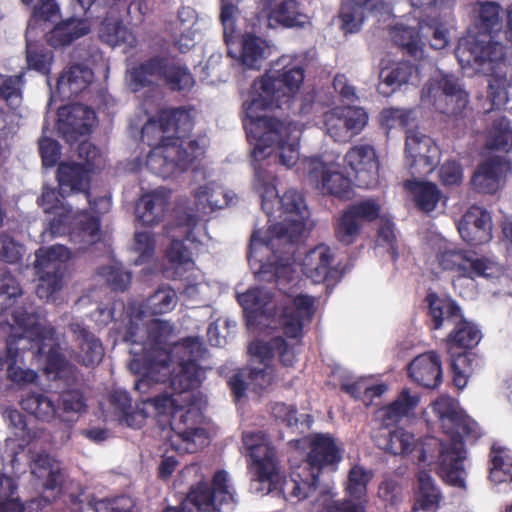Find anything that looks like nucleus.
<instances>
[{
  "label": "nucleus",
  "instance_id": "obj_1",
  "mask_svg": "<svg viewBox=\"0 0 512 512\" xmlns=\"http://www.w3.org/2000/svg\"><path fill=\"white\" fill-rule=\"evenodd\" d=\"M304 79L303 64L297 59L282 57L253 84L257 96L252 98L247 109L249 121L245 123V129L247 137L255 142L252 152L253 188L260 196L262 209L268 216L274 212V202L280 204L284 214L303 215L308 214V210L303 195L295 189H289L279 197L276 176L265 168V162L271 159L278 160L288 168L297 163L299 143L297 139L290 138L296 125L274 117L254 115V111L273 108L292 110Z\"/></svg>",
  "mask_w": 512,
  "mask_h": 512
},
{
  "label": "nucleus",
  "instance_id": "obj_2",
  "mask_svg": "<svg viewBox=\"0 0 512 512\" xmlns=\"http://www.w3.org/2000/svg\"><path fill=\"white\" fill-rule=\"evenodd\" d=\"M192 111L183 106L162 109L156 118H150L142 127L141 139L152 147L145 162L151 173L166 179L176 172L172 158L177 151L169 147L166 134L187 138L195 124Z\"/></svg>",
  "mask_w": 512,
  "mask_h": 512
},
{
  "label": "nucleus",
  "instance_id": "obj_3",
  "mask_svg": "<svg viewBox=\"0 0 512 512\" xmlns=\"http://www.w3.org/2000/svg\"><path fill=\"white\" fill-rule=\"evenodd\" d=\"M139 330L137 325L131 324L125 332L124 340L132 345L141 346L140 350L131 348L130 352L134 357L129 363V369L141 376L135 382V389L145 391L144 387H148L151 380H161L156 374L167 368L172 355V346L169 345L168 339L173 333V326L161 319L150 321L145 327L144 341L139 340Z\"/></svg>",
  "mask_w": 512,
  "mask_h": 512
},
{
  "label": "nucleus",
  "instance_id": "obj_4",
  "mask_svg": "<svg viewBox=\"0 0 512 512\" xmlns=\"http://www.w3.org/2000/svg\"><path fill=\"white\" fill-rule=\"evenodd\" d=\"M434 410L439 414L445 433L450 436V443L440 451V474L448 484L465 488L464 439L475 442L482 435L481 428L470 416L452 406L443 407L442 403L435 402Z\"/></svg>",
  "mask_w": 512,
  "mask_h": 512
},
{
  "label": "nucleus",
  "instance_id": "obj_5",
  "mask_svg": "<svg viewBox=\"0 0 512 512\" xmlns=\"http://www.w3.org/2000/svg\"><path fill=\"white\" fill-rule=\"evenodd\" d=\"M12 318L19 330L21 339H27L34 359L45 358L44 371L56 379H66L74 374L75 367L61 352L56 330L51 325H42L39 314L30 305L17 307L12 311Z\"/></svg>",
  "mask_w": 512,
  "mask_h": 512
},
{
  "label": "nucleus",
  "instance_id": "obj_6",
  "mask_svg": "<svg viewBox=\"0 0 512 512\" xmlns=\"http://www.w3.org/2000/svg\"><path fill=\"white\" fill-rule=\"evenodd\" d=\"M478 5L477 32L462 37L455 50L462 65H482L486 62H499L504 58L503 46L492 41V34L499 32L502 27V7L494 1L479 2Z\"/></svg>",
  "mask_w": 512,
  "mask_h": 512
},
{
  "label": "nucleus",
  "instance_id": "obj_7",
  "mask_svg": "<svg viewBox=\"0 0 512 512\" xmlns=\"http://www.w3.org/2000/svg\"><path fill=\"white\" fill-rule=\"evenodd\" d=\"M207 349L199 337H186L172 345V355L166 369H162L156 375L159 381L151 380L148 387H144L146 393L155 384L169 382L171 388L182 394L196 389L201 384L202 368L199 361L204 358Z\"/></svg>",
  "mask_w": 512,
  "mask_h": 512
},
{
  "label": "nucleus",
  "instance_id": "obj_8",
  "mask_svg": "<svg viewBox=\"0 0 512 512\" xmlns=\"http://www.w3.org/2000/svg\"><path fill=\"white\" fill-rule=\"evenodd\" d=\"M343 458V449L329 434L318 433L309 441V452L306 456L307 467L296 478L285 482L289 494L298 500H303L315 492L319 476L323 470L335 472Z\"/></svg>",
  "mask_w": 512,
  "mask_h": 512
},
{
  "label": "nucleus",
  "instance_id": "obj_9",
  "mask_svg": "<svg viewBox=\"0 0 512 512\" xmlns=\"http://www.w3.org/2000/svg\"><path fill=\"white\" fill-rule=\"evenodd\" d=\"M133 91L153 88L159 82L172 92H188L195 85V79L188 67L165 54H155L133 66L130 70Z\"/></svg>",
  "mask_w": 512,
  "mask_h": 512
},
{
  "label": "nucleus",
  "instance_id": "obj_10",
  "mask_svg": "<svg viewBox=\"0 0 512 512\" xmlns=\"http://www.w3.org/2000/svg\"><path fill=\"white\" fill-rule=\"evenodd\" d=\"M428 304V315L431 318V329L439 330L444 322L453 323L454 327L446 337V345L450 351L453 349L471 350L475 348L481 338L480 329L471 321L466 320L459 305L452 299L441 298L435 292L425 297Z\"/></svg>",
  "mask_w": 512,
  "mask_h": 512
},
{
  "label": "nucleus",
  "instance_id": "obj_11",
  "mask_svg": "<svg viewBox=\"0 0 512 512\" xmlns=\"http://www.w3.org/2000/svg\"><path fill=\"white\" fill-rule=\"evenodd\" d=\"M234 496L228 473L219 469L213 474L210 483L199 481L192 485L183 504L187 509L189 506L194 507L197 512H224L233 508Z\"/></svg>",
  "mask_w": 512,
  "mask_h": 512
},
{
  "label": "nucleus",
  "instance_id": "obj_12",
  "mask_svg": "<svg viewBox=\"0 0 512 512\" xmlns=\"http://www.w3.org/2000/svg\"><path fill=\"white\" fill-rule=\"evenodd\" d=\"M35 255V269L39 278L36 294L48 301L62 288L64 262L70 258V251L64 245H52L38 249Z\"/></svg>",
  "mask_w": 512,
  "mask_h": 512
},
{
  "label": "nucleus",
  "instance_id": "obj_13",
  "mask_svg": "<svg viewBox=\"0 0 512 512\" xmlns=\"http://www.w3.org/2000/svg\"><path fill=\"white\" fill-rule=\"evenodd\" d=\"M421 97L437 112L454 116L460 115L469 102L468 94L451 75H442L438 79L428 81L422 89Z\"/></svg>",
  "mask_w": 512,
  "mask_h": 512
},
{
  "label": "nucleus",
  "instance_id": "obj_14",
  "mask_svg": "<svg viewBox=\"0 0 512 512\" xmlns=\"http://www.w3.org/2000/svg\"><path fill=\"white\" fill-rule=\"evenodd\" d=\"M123 0L95 1V9H106L105 16L98 29V36L102 43L111 47L123 46L126 51L137 47L138 40L134 33L123 23L121 10Z\"/></svg>",
  "mask_w": 512,
  "mask_h": 512
},
{
  "label": "nucleus",
  "instance_id": "obj_15",
  "mask_svg": "<svg viewBox=\"0 0 512 512\" xmlns=\"http://www.w3.org/2000/svg\"><path fill=\"white\" fill-rule=\"evenodd\" d=\"M90 174L91 173L80 163L61 162L57 168L56 179L59 189L61 190L62 199L71 192H84L90 210L94 213L101 214L108 211L110 199L106 197H100L94 200L91 199V193L89 191Z\"/></svg>",
  "mask_w": 512,
  "mask_h": 512
},
{
  "label": "nucleus",
  "instance_id": "obj_16",
  "mask_svg": "<svg viewBox=\"0 0 512 512\" xmlns=\"http://www.w3.org/2000/svg\"><path fill=\"white\" fill-rule=\"evenodd\" d=\"M344 164L359 188L369 189L378 183L379 159L373 145L360 143L352 146L344 156Z\"/></svg>",
  "mask_w": 512,
  "mask_h": 512
},
{
  "label": "nucleus",
  "instance_id": "obj_17",
  "mask_svg": "<svg viewBox=\"0 0 512 512\" xmlns=\"http://www.w3.org/2000/svg\"><path fill=\"white\" fill-rule=\"evenodd\" d=\"M436 260L443 271L456 273L458 277L474 280L486 275L488 260L476 257L472 251L446 246L436 254Z\"/></svg>",
  "mask_w": 512,
  "mask_h": 512
},
{
  "label": "nucleus",
  "instance_id": "obj_18",
  "mask_svg": "<svg viewBox=\"0 0 512 512\" xmlns=\"http://www.w3.org/2000/svg\"><path fill=\"white\" fill-rule=\"evenodd\" d=\"M243 444L251 459V468L257 481L273 482L278 474L276 452L267 441L263 432L243 434Z\"/></svg>",
  "mask_w": 512,
  "mask_h": 512
},
{
  "label": "nucleus",
  "instance_id": "obj_19",
  "mask_svg": "<svg viewBox=\"0 0 512 512\" xmlns=\"http://www.w3.org/2000/svg\"><path fill=\"white\" fill-rule=\"evenodd\" d=\"M308 177L323 194L340 200H349L353 196L351 179L338 171L335 165L327 164L319 158H311L308 161Z\"/></svg>",
  "mask_w": 512,
  "mask_h": 512
},
{
  "label": "nucleus",
  "instance_id": "obj_20",
  "mask_svg": "<svg viewBox=\"0 0 512 512\" xmlns=\"http://www.w3.org/2000/svg\"><path fill=\"white\" fill-rule=\"evenodd\" d=\"M57 114V131L69 144L78 141L79 136L90 134L96 121L95 111L79 103L62 106Z\"/></svg>",
  "mask_w": 512,
  "mask_h": 512
},
{
  "label": "nucleus",
  "instance_id": "obj_21",
  "mask_svg": "<svg viewBox=\"0 0 512 512\" xmlns=\"http://www.w3.org/2000/svg\"><path fill=\"white\" fill-rule=\"evenodd\" d=\"M199 218L194 214L185 213L179 217L176 228L180 230L182 239L173 236L170 245L165 251V257L171 267L178 274V270L188 271L193 269L195 263L191 251L184 244V241L196 242L194 230L197 227Z\"/></svg>",
  "mask_w": 512,
  "mask_h": 512
},
{
  "label": "nucleus",
  "instance_id": "obj_22",
  "mask_svg": "<svg viewBox=\"0 0 512 512\" xmlns=\"http://www.w3.org/2000/svg\"><path fill=\"white\" fill-rule=\"evenodd\" d=\"M315 314V299L309 295L299 294L286 305L281 313V325L284 335L299 342L303 337V328L312 321Z\"/></svg>",
  "mask_w": 512,
  "mask_h": 512
},
{
  "label": "nucleus",
  "instance_id": "obj_23",
  "mask_svg": "<svg viewBox=\"0 0 512 512\" xmlns=\"http://www.w3.org/2000/svg\"><path fill=\"white\" fill-rule=\"evenodd\" d=\"M203 413L194 404L175 407L169 418V425L175 435L185 443H195L196 439L206 437V430L202 427Z\"/></svg>",
  "mask_w": 512,
  "mask_h": 512
},
{
  "label": "nucleus",
  "instance_id": "obj_24",
  "mask_svg": "<svg viewBox=\"0 0 512 512\" xmlns=\"http://www.w3.org/2000/svg\"><path fill=\"white\" fill-rule=\"evenodd\" d=\"M458 232L471 246L489 242L492 239L491 214L481 207H470L459 221Z\"/></svg>",
  "mask_w": 512,
  "mask_h": 512
},
{
  "label": "nucleus",
  "instance_id": "obj_25",
  "mask_svg": "<svg viewBox=\"0 0 512 512\" xmlns=\"http://www.w3.org/2000/svg\"><path fill=\"white\" fill-rule=\"evenodd\" d=\"M409 377L419 386L436 389L443 380L442 362L436 351L416 356L408 365Z\"/></svg>",
  "mask_w": 512,
  "mask_h": 512
},
{
  "label": "nucleus",
  "instance_id": "obj_26",
  "mask_svg": "<svg viewBox=\"0 0 512 512\" xmlns=\"http://www.w3.org/2000/svg\"><path fill=\"white\" fill-rule=\"evenodd\" d=\"M405 152L411 160L410 168L419 166L425 172H431L438 162L439 149L433 139L417 131H408Z\"/></svg>",
  "mask_w": 512,
  "mask_h": 512
},
{
  "label": "nucleus",
  "instance_id": "obj_27",
  "mask_svg": "<svg viewBox=\"0 0 512 512\" xmlns=\"http://www.w3.org/2000/svg\"><path fill=\"white\" fill-rule=\"evenodd\" d=\"M510 170L509 163L502 157H492L481 163L471 178L473 189L482 194H495L500 188V180Z\"/></svg>",
  "mask_w": 512,
  "mask_h": 512
},
{
  "label": "nucleus",
  "instance_id": "obj_28",
  "mask_svg": "<svg viewBox=\"0 0 512 512\" xmlns=\"http://www.w3.org/2000/svg\"><path fill=\"white\" fill-rule=\"evenodd\" d=\"M71 331L76 337L78 351L76 360L83 366L94 367L104 357V347L101 340L88 328L79 323L71 324Z\"/></svg>",
  "mask_w": 512,
  "mask_h": 512
},
{
  "label": "nucleus",
  "instance_id": "obj_29",
  "mask_svg": "<svg viewBox=\"0 0 512 512\" xmlns=\"http://www.w3.org/2000/svg\"><path fill=\"white\" fill-rule=\"evenodd\" d=\"M170 204V192L156 189L145 193L136 205V216L145 226H154L164 217Z\"/></svg>",
  "mask_w": 512,
  "mask_h": 512
},
{
  "label": "nucleus",
  "instance_id": "obj_30",
  "mask_svg": "<svg viewBox=\"0 0 512 512\" xmlns=\"http://www.w3.org/2000/svg\"><path fill=\"white\" fill-rule=\"evenodd\" d=\"M22 332L19 334L12 333L6 340L7 344V353H6V361L8 363L7 366V375L8 378L18 384V385H26L35 383L38 379V374L32 369H23L20 366H17V357L19 354V350L25 352L29 344L23 345L19 347L22 342H27V339H21Z\"/></svg>",
  "mask_w": 512,
  "mask_h": 512
},
{
  "label": "nucleus",
  "instance_id": "obj_31",
  "mask_svg": "<svg viewBox=\"0 0 512 512\" xmlns=\"http://www.w3.org/2000/svg\"><path fill=\"white\" fill-rule=\"evenodd\" d=\"M333 260L334 255L330 247L320 244L306 253L302 263V271L314 283L323 282L330 274Z\"/></svg>",
  "mask_w": 512,
  "mask_h": 512
},
{
  "label": "nucleus",
  "instance_id": "obj_32",
  "mask_svg": "<svg viewBox=\"0 0 512 512\" xmlns=\"http://www.w3.org/2000/svg\"><path fill=\"white\" fill-rule=\"evenodd\" d=\"M268 49L269 45L264 39L247 32L241 37L239 54L235 55L229 50L228 55L237 58L247 69L259 70L266 59Z\"/></svg>",
  "mask_w": 512,
  "mask_h": 512
},
{
  "label": "nucleus",
  "instance_id": "obj_33",
  "mask_svg": "<svg viewBox=\"0 0 512 512\" xmlns=\"http://www.w3.org/2000/svg\"><path fill=\"white\" fill-rule=\"evenodd\" d=\"M89 32L90 26L86 20L70 17L56 24L46 34V41L54 48H61L70 45Z\"/></svg>",
  "mask_w": 512,
  "mask_h": 512
},
{
  "label": "nucleus",
  "instance_id": "obj_34",
  "mask_svg": "<svg viewBox=\"0 0 512 512\" xmlns=\"http://www.w3.org/2000/svg\"><path fill=\"white\" fill-rule=\"evenodd\" d=\"M109 403L118 415L119 420L132 428H141L148 417L144 408H132V398L127 391L114 390L109 396Z\"/></svg>",
  "mask_w": 512,
  "mask_h": 512
},
{
  "label": "nucleus",
  "instance_id": "obj_35",
  "mask_svg": "<svg viewBox=\"0 0 512 512\" xmlns=\"http://www.w3.org/2000/svg\"><path fill=\"white\" fill-rule=\"evenodd\" d=\"M419 69L409 61H401L392 69H382L379 78L380 83L377 90L383 96H390L403 84H406L415 75L418 77Z\"/></svg>",
  "mask_w": 512,
  "mask_h": 512
},
{
  "label": "nucleus",
  "instance_id": "obj_36",
  "mask_svg": "<svg viewBox=\"0 0 512 512\" xmlns=\"http://www.w3.org/2000/svg\"><path fill=\"white\" fill-rule=\"evenodd\" d=\"M195 203L203 212H213L230 205L233 197L215 181L200 185L193 194Z\"/></svg>",
  "mask_w": 512,
  "mask_h": 512
},
{
  "label": "nucleus",
  "instance_id": "obj_37",
  "mask_svg": "<svg viewBox=\"0 0 512 512\" xmlns=\"http://www.w3.org/2000/svg\"><path fill=\"white\" fill-rule=\"evenodd\" d=\"M59 196H61L60 189L57 191L56 189L46 188L38 199V204L45 213L59 216L50 221V231L53 235L65 232L66 218L72 212V207L66 208Z\"/></svg>",
  "mask_w": 512,
  "mask_h": 512
},
{
  "label": "nucleus",
  "instance_id": "obj_38",
  "mask_svg": "<svg viewBox=\"0 0 512 512\" xmlns=\"http://www.w3.org/2000/svg\"><path fill=\"white\" fill-rule=\"evenodd\" d=\"M93 71L87 66L75 64L64 71L57 80L58 90L70 96H77L92 82Z\"/></svg>",
  "mask_w": 512,
  "mask_h": 512
},
{
  "label": "nucleus",
  "instance_id": "obj_39",
  "mask_svg": "<svg viewBox=\"0 0 512 512\" xmlns=\"http://www.w3.org/2000/svg\"><path fill=\"white\" fill-rule=\"evenodd\" d=\"M418 490L415 492L413 510L434 512L438 509L441 500L439 489L429 472L421 470L417 474Z\"/></svg>",
  "mask_w": 512,
  "mask_h": 512
},
{
  "label": "nucleus",
  "instance_id": "obj_40",
  "mask_svg": "<svg viewBox=\"0 0 512 512\" xmlns=\"http://www.w3.org/2000/svg\"><path fill=\"white\" fill-rule=\"evenodd\" d=\"M20 404L26 413L42 422L50 423L57 416L55 401L43 392L27 393Z\"/></svg>",
  "mask_w": 512,
  "mask_h": 512
},
{
  "label": "nucleus",
  "instance_id": "obj_41",
  "mask_svg": "<svg viewBox=\"0 0 512 512\" xmlns=\"http://www.w3.org/2000/svg\"><path fill=\"white\" fill-rule=\"evenodd\" d=\"M177 302L176 291L169 285H161L143 301L138 316L168 313L176 307Z\"/></svg>",
  "mask_w": 512,
  "mask_h": 512
},
{
  "label": "nucleus",
  "instance_id": "obj_42",
  "mask_svg": "<svg viewBox=\"0 0 512 512\" xmlns=\"http://www.w3.org/2000/svg\"><path fill=\"white\" fill-rule=\"evenodd\" d=\"M269 8V19L283 27H297L304 24L296 0H264Z\"/></svg>",
  "mask_w": 512,
  "mask_h": 512
},
{
  "label": "nucleus",
  "instance_id": "obj_43",
  "mask_svg": "<svg viewBox=\"0 0 512 512\" xmlns=\"http://www.w3.org/2000/svg\"><path fill=\"white\" fill-rule=\"evenodd\" d=\"M489 479L495 484L512 482V455L506 448L493 445L489 454Z\"/></svg>",
  "mask_w": 512,
  "mask_h": 512
},
{
  "label": "nucleus",
  "instance_id": "obj_44",
  "mask_svg": "<svg viewBox=\"0 0 512 512\" xmlns=\"http://www.w3.org/2000/svg\"><path fill=\"white\" fill-rule=\"evenodd\" d=\"M448 24L442 17H427L419 21V32L429 41L431 48L442 50L450 42Z\"/></svg>",
  "mask_w": 512,
  "mask_h": 512
},
{
  "label": "nucleus",
  "instance_id": "obj_45",
  "mask_svg": "<svg viewBox=\"0 0 512 512\" xmlns=\"http://www.w3.org/2000/svg\"><path fill=\"white\" fill-rule=\"evenodd\" d=\"M170 148L177 153L173 156V162L177 171H186L194 161L202 154V149L197 140H189L184 146L185 138H176L172 133L166 134Z\"/></svg>",
  "mask_w": 512,
  "mask_h": 512
},
{
  "label": "nucleus",
  "instance_id": "obj_46",
  "mask_svg": "<svg viewBox=\"0 0 512 512\" xmlns=\"http://www.w3.org/2000/svg\"><path fill=\"white\" fill-rule=\"evenodd\" d=\"M373 478L371 470H367L360 465H354L348 472L345 483V493L348 499L354 500L364 505L367 502V486Z\"/></svg>",
  "mask_w": 512,
  "mask_h": 512
},
{
  "label": "nucleus",
  "instance_id": "obj_47",
  "mask_svg": "<svg viewBox=\"0 0 512 512\" xmlns=\"http://www.w3.org/2000/svg\"><path fill=\"white\" fill-rule=\"evenodd\" d=\"M486 148L504 152L512 150V127L509 119L499 117L492 122L487 130Z\"/></svg>",
  "mask_w": 512,
  "mask_h": 512
},
{
  "label": "nucleus",
  "instance_id": "obj_48",
  "mask_svg": "<svg viewBox=\"0 0 512 512\" xmlns=\"http://www.w3.org/2000/svg\"><path fill=\"white\" fill-rule=\"evenodd\" d=\"M414 196L415 206L424 213L435 210L441 198V191L433 182L415 181L407 185Z\"/></svg>",
  "mask_w": 512,
  "mask_h": 512
},
{
  "label": "nucleus",
  "instance_id": "obj_49",
  "mask_svg": "<svg viewBox=\"0 0 512 512\" xmlns=\"http://www.w3.org/2000/svg\"><path fill=\"white\" fill-rule=\"evenodd\" d=\"M418 402L417 396H412L408 389H404L396 400L381 409V418L386 425L398 422L414 410Z\"/></svg>",
  "mask_w": 512,
  "mask_h": 512
},
{
  "label": "nucleus",
  "instance_id": "obj_50",
  "mask_svg": "<svg viewBox=\"0 0 512 512\" xmlns=\"http://www.w3.org/2000/svg\"><path fill=\"white\" fill-rule=\"evenodd\" d=\"M60 9L55 0H37L26 28L27 37H35L34 32L57 19Z\"/></svg>",
  "mask_w": 512,
  "mask_h": 512
},
{
  "label": "nucleus",
  "instance_id": "obj_51",
  "mask_svg": "<svg viewBox=\"0 0 512 512\" xmlns=\"http://www.w3.org/2000/svg\"><path fill=\"white\" fill-rule=\"evenodd\" d=\"M308 214L296 215L285 223H276L269 228L273 237L279 240H286L290 243H297L303 236L306 227Z\"/></svg>",
  "mask_w": 512,
  "mask_h": 512
},
{
  "label": "nucleus",
  "instance_id": "obj_52",
  "mask_svg": "<svg viewBox=\"0 0 512 512\" xmlns=\"http://www.w3.org/2000/svg\"><path fill=\"white\" fill-rule=\"evenodd\" d=\"M25 36H27L25 34ZM32 37H26V62L28 68L35 70L43 75H48L53 63V53L43 47H38L32 43Z\"/></svg>",
  "mask_w": 512,
  "mask_h": 512
},
{
  "label": "nucleus",
  "instance_id": "obj_53",
  "mask_svg": "<svg viewBox=\"0 0 512 512\" xmlns=\"http://www.w3.org/2000/svg\"><path fill=\"white\" fill-rule=\"evenodd\" d=\"M361 228L360 222L345 209L335 224V237L340 243L351 245L359 236Z\"/></svg>",
  "mask_w": 512,
  "mask_h": 512
},
{
  "label": "nucleus",
  "instance_id": "obj_54",
  "mask_svg": "<svg viewBox=\"0 0 512 512\" xmlns=\"http://www.w3.org/2000/svg\"><path fill=\"white\" fill-rule=\"evenodd\" d=\"M342 113L343 109H341V106H338L326 112L324 115L326 131L336 142H347L352 139L346 124V119L343 117Z\"/></svg>",
  "mask_w": 512,
  "mask_h": 512
},
{
  "label": "nucleus",
  "instance_id": "obj_55",
  "mask_svg": "<svg viewBox=\"0 0 512 512\" xmlns=\"http://www.w3.org/2000/svg\"><path fill=\"white\" fill-rule=\"evenodd\" d=\"M414 435L403 428H397L388 433L383 449L393 455H403L412 452Z\"/></svg>",
  "mask_w": 512,
  "mask_h": 512
},
{
  "label": "nucleus",
  "instance_id": "obj_56",
  "mask_svg": "<svg viewBox=\"0 0 512 512\" xmlns=\"http://www.w3.org/2000/svg\"><path fill=\"white\" fill-rule=\"evenodd\" d=\"M237 299L244 311L256 313L263 311L271 302L272 294L264 288L252 287L239 294Z\"/></svg>",
  "mask_w": 512,
  "mask_h": 512
},
{
  "label": "nucleus",
  "instance_id": "obj_57",
  "mask_svg": "<svg viewBox=\"0 0 512 512\" xmlns=\"http://www.w3.org/2000/svg\"><path fill=\"white\" fill-rule=\"evenodd\" d=\"M421 33L410 27L396 29L393 39L408 55L415 59L423 57V48L419 44Z\"/></svg>",
  "mask_w": 512,
  "mask_h": 512
},
{
  "label": "nucleus",
  "instance_id": "obj_58",
  "mask_svg": "<svg viewBox=\"0 0 512 512\" xmlns=\"http://www.w3.org/2000/svg\"><path fill=\"white\" fill-rule=\"evenodd\" d=\"M24 74L2 75L0 74V100H4L11 106L22 99L24 86Z\"/></svg>",
  "mask_w": 512,
  "mask_h": 512
},
{
  "label": "nucleus",
  "instance_id": "obj_59",
  "mask_svg": "<svg viewBox=\"0 0 512 512\" xmlns=\"http://www.w3.org/2000/svg\"><path fill=\"white\" fill-rule=\"evenodd\" d=\"M57 410L64 414H82L87 410L86 398L80 389H68L62 391L57 400Z\"/></svg>",
  "mask_w": 512,
  "mask_h": 512
},
{
  "label": "nucleus",
  "instance_id": "obj_60",
  "mask_svg": "<svg viewBox=\"0 0 512 512\" xmlns=\"http://www.w3.org/2000/svg\"><path fill=\"white\" fill-rule=\"evenodd\" d=\"M89 505L95 512H133L135 507L133 499L127 495L102 499L93 498Z\"/></svg>",
  "mask_w": 512,
  "mask_h": 512
},
{
  "label": "nucleus",
  "instance_id": "obj_61",
  "mask_svg": "<svg viewBox=\"0 0 512 512\" xmlns=\"http://www.w3.org/2000/svg\"><path fill=\"white\" fill-rule=\"evenodd\" d=\"M0 296L5 297L1 302V311L10 309L18 297L22 296V289L17 279L8 271L0 274Z\"/></svg>",
  "mask_w": 512,
  "mask_h": 512
},
{
  "label": "nucleus",
  "instance_id": "obj_62",
  "mask_svg": "<svg viewBox=\"0 0 512 512\" xmlns=\"http://www.w3.org/2000/svg\"><path fill=\"white\" fill-rule=\"evenodd\" d=\"M277 345H283L281 336L273 337L269 341L255 340L250 343L248 351L257 357L261 364L270 367L269 363L276 355Z\"/></svg>",
  "mask_w": 512,
  "mask_h": 512
},
{
  "label": "nucleus",
  "instance_id": "obj_63",
  "mask_svg": "<svg viewBox=\"0 0 512 512\" xmlns=\"http://www.w3.org/2000/svg\"><path fill=\"white\" fill-rule=\"evenodd\" d=\"M510 82L506 77L494 76L489 80L487 97L492 109H499L508 102V89Z\"/></svg>",
  "mask_w": 512,
  "mask_h": 512
},
{
  "label": "nucleus",
  "instance_id": "obj_64",
  "mask_svg": "<svg viewBox=\"0 0 512 512\" xmlns=\"http://www.w3.org/2000/svg\"><path fill=\"white\" fill-rule=\"evenodd\" d=\"M341 109L351 138L359 135L368 124V113L363 108L355 106H341Z\"/></svg>",
  "mask_w": 512,
  "mask_h": 512
}]
</instances>
